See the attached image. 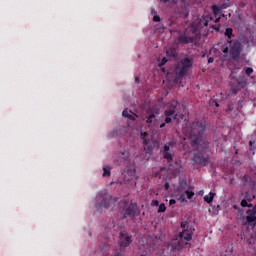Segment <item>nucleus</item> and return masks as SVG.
<instances>
[{"label": "nucleus", "mask_w": 256, "mask_h": 256, "mask_svg": "<svg viewBox=\"0 0 256 256\" xmlns=\"http://www.w3.org/2000/svg\"><path fill=\"white\" fill-rule=\"evenodd\" d=\"M162 71L165 73V68H163Z\"/></svg>", "instance_id": "nucleus-49"}, {"label": "nucleus", "mask_w": 256, "mask_h": 256, "mask_svg": "<svg viewBox=\"0 0 256 256\" xmlns=\"http://www.w3.org/2000/svg\"><path fill=\"white\" fill-rule=\"evenodd\" d=\"M222 53L231 56V58L236 61L241 57V52L243 51V44H241L238 40H227V44L221 47Z\"/></svg>", "instance_id": "nucleus-4"}, {"label": "nucleus", "mask_w": 256, "mask_h": 256, "mask_svg": "<svg viewBox=\"0 0 256 256\" xmlns=\"http://www.w3.org/2000/svg\"><path fill=\"white\" fill-rule=\"evenodd\" d=\"M172 147H175L174 142H168L163 147V153H164L163 157L164 159H167V161H173V154L169 153Z\"/></svg>", "instance_id": "nucleus-9"}, {"label": "nucleus", "mask_w": 256, "mask_h": 256, "mask_svg": "<svg viewBox=\"0 0 256 256\" xmlns=\"http://www.w3.org/2000/svg\"><path fill=\"white\" fill-rule=\"evenodd\" d=\"M212 27H213V29H215L216 31H219V29H220L221 26H219V25H214V26H212Z\"/></svg>", "instance_id": "nucleus-39"}, {"label": "nucleus", "mask_w": 256, "mask_h": 256, "mask_svg": "<svg viewBox=\"0 0 256 256\" xmlns=\"http://www.w3.org/2000/svg\"><path fill=\"white\" fill-rule=\"evenodd\" d=\"M245 73H246L247 77H251V74L253 73V68H251V67L246 68Z\"/></svg>", "instance_id": "nucleus-30"}, {"label": "nucleus", "mask_w": 256, "mask_h": 256, "mask_svg": "<svg viewBox=\"0 0 256 256\" xmlns=\"http://www.w3.org/2000/svg\"><path fill=\"white\" fill-rule=\"evenodd\" d=\"M176 109H177V104L172 103L169 105L168 111H172V113H175Z\"/></svg>", "instance_id": "nucleus-29"}, {"label": "nucleus", "mask_w": 256, "mask_h": 256, "mask_svg": "<svg viewBox=\"0 0 256 256\" xmlns=\"http://www.w3.org/2000/svg\"><path fill=\"white\" fill-rule=\"evenodd\" d=\"M111 195L107 192H100L96 196V209H107L112 203Z\"/></svg>", "instance_id": "nucleus-6"}, {"label": "nucleus", "mask_w": 256, "mask_h": 256, "mask_svg": "<svg viewBox=\"0 0 256 256\" xmlns=\"http://www.w3.org/2000/svg\"><path fill=\"white\" fill-rule=\"evenodd\" d=\"M134 177H135V168L130 171L129 170L124 171V181H127V183H131Z\"/></svg>", "instance_id": "nucleus-13"}, {"label": "nucleus", "mask_w": 256, "mask_h": 256, "mask_svg": "<svg viewBox=\"0 0 256 256\" xmlns=\"http://www.w3.org/2000/svg\"><path fill=\"white\" fill-rule=\"evenodd\" d=\"M234 93H237V90H234Z\"/></svg>", "instance_id": "nucleus-50"}, {"label": "nucleus", "mask_w": 256, "mask_h": 256, "mask_svg": "<svg viewBox=\"0 0 256 256\" xmlns=\"http://www.w3.org/2000/svg\"><path fill=\"white\" fill-rule=\"evenodd\" d=\"M224 35H225V37H228V41H231V39H233V37H234L233 28H226Z\"/></svg>", "instance_id": "nucleus-17"}, {"label": "nucleus", "mask_w": 256, "mask_h": 256, "mask_svg": "<svg viewBox=\"0 0 256 256\" xmlns=\"http://www.w3.org/2000/svg\"><path fill=\"white\" fill-rule=\"evenodd\" d=\"M210 21H213V17L211 15L198 18L192 23L191 27H188L183 34L179 35V43H193L195 41V36L197 35V29H203V27H207Z\"/></svg>", "instance_id": "nucleus-2"}, {"label": "nucleus", "mask_w": 256, "mask_h": 256, "mask_svg": "<svg viewBox=\"0 0 256 256\" xmlns=\"http://www.w3.org/2000/svg\"><path fill=\"white\" fill-rule=\"evenodd\" d=\"M151 15H157V11H155V9L151 10Z\"/></svg>", "instance_id": "nucleus-42"}, {"label": "nucleus", "mask_w": 256, "mask_h": 256, "mask_svg": "<svg viewBox=\"0 0 256 256\" xmlns=\"http://www.w3.org/2000/svg\"><path fill=\"white\" fill-rule=\"evenodd\" d=\"M122 116L125 117L126 119H130L131 121H135L137 119V114L133 113V111H129L125 109L122 112Z\"/></svg>", "instance_id": "nucleus-14"}, {"label": "nucleus", "mask_w": 256, "mask_h": 256, "mask_svg": "<svg viewBox=\"0 0 256 256\" xmlns=\"http://www.w3.org/2000/svg\"><path fill=\"white\" fill-rule=\"evenodd\" d=\"M153 21H154L155 23H159V22L161 21V17H159V15L155 14V15L153 16Z\"/></svg>", "instance_id": "nucleus-31"}, {"label": "nucleus", "mask_w": 256, "mask_h": 256, "mask_svg": "<svg viewBox=\"0 0 256 256\" xmlns=\"http://www.w3.org/2000/svg\"><path fill=\"white\" fill-rule=\"evenodd\" d=\"M228 111H231V108H228Z\"/></svg>", "instance_id": "nucleus-51"}, {"label": "nucleus", "mask_w": 256, "mask_h": 256, "mask_svg": "<svg viewBox=\"0 0 256 256\" xmlns=\"http://www.w3.org/2000/svg\"><path fill=\"white\" fill-rule=\"evenodd\" d=\"M103 177H111V167L103 166Z\"/></svg>", "instance_id": "nucleus-20"}, {"label": "nucleus", "mask_w": 256, "mask_h": 256, "mask_svg": "<svg viewBox=\"0 0 256 256\" xmlns=\"http://www.w3.org/2000/svg\"><path fill=\"white\" fill-rule=\"evenodd\" d=\"M214 197H215V193L210 192L208 195L204 196V201L206 203H213Z\"/></svg>", "instance_id": "nucleus-19"}, {"label": "nucleus", "mask_w": 256, "mask_h": 256, "mask_svg": "<svg viewBox=\"0 0 256 256\" xmlns=\"http://www.w3.org/2000/svg\"><path fill=\"white\" fill-rule=\"evenodd\" d=\"M175 203H177V201L175 199H171L169 201V205H175Z\"/></svg>", "instance_id": "nucleus-37"}, {"label": "nucleus", "mask_w": 256, "mask_h": 256, "mask_svg": "<svg viewBox=\"0 0 256 256\" xmlns=\"http://www.w3.org/2000/svg\"><path fill=\"white\" fill-rule=\"evenodd\" d=\"M140 79L139 77H135V83H139Z\"/></svg>", "instance_id": "nucleus-44"}, {"label": "nucleus", "mask_w": 256, "mask_h": 256, "mask_svg": "<svg viewBox=\"0 0 256 256\" xmlns=\"http://www.w3.org/2000/svg\"><path fill=\"white\" fill-rule=\"evenodd\" d=\"M220 19H221L220 17L216 18L215 23H219Z\"/></svg>", "instance_id": "nucleus-45"}, {"label": "nucleus", "mask_w": 256, "mask_h": 256, "mask_svg": "<svg viewBox=\"0 0 256 256\" xmlns=\"http://www.w3.org/2000/svg\"><path fill=\"white\" fill-rule=\"evenodd\" d=\"M164 121H165V123L169 124V123H171V121H173V118H171V116H166Z\"/></svg>", "instance_id": "nucleus-33"}, {"label": "nucleus", "mask_w": 256, "mask_h": 256, "mask_svg": "<svg viewBox=\"0 0 256 256\" xmlns=\"http://www.w3.org/2000/svg\"><path fill=\"white\" fill-rule=\"evenodd\" d=\"M185 194L187 196V199H193V197H195V192H193L191 190H186Z\"/></svg>", "instance_id": "nucleus-25"}, {"label": "nucleus", "mask_w": 256, "mask_h": 256, "mask_svg": "<svg viewBox=\"0 0 256 256\" xmlns=\"http://www.w3.org/2000/svg\"><path fill=\"white\" fill-rule=\"evenodd\" d=\"M178 201H181V203H185V202H187V199H185V196H184V195H181V196L178 198Z\"/></svg>", "instance_id": "nucleus-34"}, {"label": "nucleus", "mask_w": 256, "mask_h": 256, "mask_svg": "<svg viewBox=\"0 0 256 256\" xmlns=\"http://www.w3.org/2000/svg\"><path fill=\"white\" fill-rule=\"evenodd\" d=\"M134 185H137V182H134Z\"/></svg>", "instance_id": "nucleus-52"}, {"label": "nucleus", "mask_w": 256, "mask_h": 256, "mask_svg": "<svg viewBox=\"0 0 256 256\" xmlns=\"http://www.w3.org/2000/svg\"><path fill=\"white\" fill-rule=\"evenodd\" d=\"M205 124L201 121L192 122L189 127V135L191 137L192 147H197L194 151L193 161L200 167H206L208 163L211 162L209 154H207V149H209V142L203 137L205 133Z\"/></svg>", "instance_id": "nucleus-1"}, {"label": "nucleus", "mask_w": 256, "mask_h": 256, "mask_svg": "<svg viewBox=\"0 0 256 256\" xmlns=\"http://www.w3.org/2000/svg\"><path fill=\"white\" fill-rule=\"evenodd\" d=\"M167 211V207L165 206V203H161L158 207V213H165Z\"/></svg>", "instance_id": "nucleus-24"}, {"label": "nucleus", "mask_w": 256, "mask_h": 256, "mask_svg": "<svg viewBox=\"0 0 256 256\" xmlns=\"http://www.w3.org/2000/svg\"><path fill=\"white\" fill-rule=\"evenodd\" d=\"M181 228L183 229L180 232L178 238L172 244V251H181L185 245H188L187 241L193 239V231L195 228L193 226H187V222H181Z\"/></svg>", "instance_id": "nucleus-3"}, {"label": "nucleus", "mask_w": 256, "mask_h": 256, "mask_svg": "<svg viewBox=\"0 0 256 256\" xmlns=\"http://www.w3.org/2000/svg\"><path fill=\"white\" fill-rule=\"evenodd\" d=\"M114 256H123V254L117 253V254H115Z\"/></svg>", "instance_id": "nucleus-48"}, {"label": "nucleus", "mask_w": 256, "mask_h": 256, "mask_svg": "<svg viewBox=\"0 0 256 256\" xmlns=\"http://www.w3.org/2000/svg\"><path fill=\"white\" fill-rule=\"evenodd\" d=\"M237 83L242 88L247 87V79H245L244 77L243 78H239L237 80Z\"/></svg>", "instance_id": "nucleus-21"}, {"label": "nucleus", "mask_w": 256, "mask_h": 256, "mask_svg": "<svg viewBox=\"0 0 256 256\" xmlns=\"http://www.w3.org/2000/svg\"><path fill=\"white\" fill-rule=\"evenodd\" d=\"M147 132H145V133H141V137H142V140H143V144L144 145H149V139H147Z\"/></svg>", "instance_id": "nucleus-22"}, {"label": "nucleus", "mask_w": 256, "mask_h": 256, "mask_svg": "<svg viewBox=\"0 0 256 256\" xmlns=\"http://www.w3.org/2000/svg\"><path fill=\"white\" fill-rule=\"evenodd\" d=\"M212 11H213V14L215 15V17H217V15H219L221 13V8L219 6H213Z\"/></svg>", "instance_id": "nucleus-23"}, {"label": "nucleus", "mask_w": 256, "mask_h": 256, "mask_svg": "<svg viewBox=\"0 0 256 256\" xmlns=\"http://www.w3.org/2000/svg\"><path fill=\"white\" fill-rule=\"evenodd\" d=\"M164 115H165V117H172L174 121H175V119H177V114H175V112H173V110H169V109L165 110Z\"/></svg>", "instance_id": "nucleus-18"}, {"label": "nucleus", "mask_w": 256, "mask_h": 256, "mask_svg": "<svg viewBox=\"0 0 256 256\" xmlns=\"http://www.w3.org/2000/svg\"><path fill=\"white\" fill-rule=\"evenodd\" d=\"M253 144H255V142H253V141H250V142H249V145H250V147H251V151H253Z\"/></svg>", "instance_id": "nucleus-40"}, {"label": "nucleus", "mask_w": 256, "mask_h": 256, "mask_svg": "<svg viewBox=\"0 0 256 256\" xmlns=\"http://www.w3.org/2000/svg\"><path fill=\"white\" fill-rule=\"evenodd\" d=\"M241 207H253V204H249L247 199L241 201Z\"/></svg>", "instance_id": "nucleus-27"}, {"label": "nucleus", "mask_w": 256, "mask_h": 256, "mask_svg": "<svg viewBox=\"0 0 256 256\" xmlns=\"http://www.w3.org/2000/svg\"><path fill=\"white\" fill-rule=\"evenodd\" d=\"M157 115H159V110L148 108L146 110V116L143 118V121H145L149 127H153V125H155V121H157Z\"/></svg>", "instance_id": "nucleus-7"}, {"label": "nucleus", "mask_w": 256, "mask_h": 256, "mask_svg": "<svg viewBox=\"0 0 256 256\" xmlns=\"http://www.w3.org/2000/svg\"><path fill=\"white\" fill-rule=\"evenodd\" d=\"M162 1V3H170L171 2V0H161Z\"/></svg>", "instance_id": "nucleus-43"}, {"label": "nucleus", "mask_w": 256, "mask_h": 256, "mask_svg": "<svg viewBox=\"0 0 256 256\" xmlns=\"http://www.w3.org/2000/svg\"><path fill=\"white\" fill-rule=\"evenodd\" d=\"M177 1H179V0H171V3L173 4V5H175L176 3H177ZM183 2H185V0H182Z\"/></svg>", "instance_id": "nucleus-41"}, {"label": "nucleus", "mask_w": 256, "mask_h": 256, "mask_svg": "<svg viewBox=\"0 0 256 256\" xmlns=\"http://www.w3.org/2000/svg\"><path fill=\"white\" fill-rule=\"evenodd\" d=\"M215 102V107H219V102H217L216 100H214Z\"/></svg>", "instance_id": "nucleus-46"}, {"label": "nucleus", "mask_w": 256, "mask_h": 256, "mask_svg": "<svg viewBox=\"0 0 256 256\" xmlns=\"http://www.w3.org/2000/svg\"><path fill=\"white\" fill-rule=\"evenodd\" d=\"M169 187H170L169 182H166V183L164 184V189H165V191H169Z\"/></svg>", "instance_id": "nucleus-36"}, {"label": "nucleus", "mask_w": 256, "mask_h": 256, "mask_svg": "<svg viewBox=\"0 0 256 256\" xmlns=\"http://www.w3.org/2000/svg\"><path fill=\"white\" fill-rule=\"evenodd\" d=\"M215 61V59L213 58V57H210L209 59H208V63L211 65V63H213Z\"/></svg>", "instance_id": "nucleus-38"}, {"label": "nucleus", "mask_w": 256, "mask_h": 256, "mask_svg": "<svg viewBox=\"0 0 256 256\" xmlns=\"http://www.w3.org/2000/svg\"><path fill=\"white\" fill-rule=\"evenodd\" d=\"M118 159L116 161L119 163V161H129V158L131 157V154L127 151L119 152L118 153Z\"/></svg>", "instance_id": "nucleus-15"}, {"label": "nucleus", "mask_w": 256, "mask_h": 256, "mask_svg": "<svg viewBox=\"0 0 256 256\" xmlns=\"http://www.w3.org/2000/svg\"><path fill=\"white\" fill-rule=\"evenodd\" d=\"M246 222L249 225H256V206L247 210Z\"/></svg>", "instance_id": "nucleus-10"}, {"label": "nucleus", "mask_w": 256, "mask_h": 256, "mask_svg": "<svg viewBox=\"0 0 256 256\" xmlns=\"http://www.w3.org/2000/svg\"><path fill=\"white\" fill-rule=\"evenodd\" d=\"M167 57L170 59H176L177 57V50L175 48H170L166 51Z\"/></svg>", "instance_id": "nucleus-16"}, {"label": "nucleus", "mask_w": 256, "mask_h": 256, "mask_svg": "<svg viewBox=\"0 0 256 256\" xmlns=\"http://www.w3.org/2000/svg\"><path fill=\"white\" fill-rule=\"evenodd\" d=\"M131 243H133V240L130 235L124 233L120 234V249H123V247H129Z\"/></svg>", "instance_id": "nucleus-11"}, {"label": "nucleus", "mask_w": 256, "mask_h": 256, "mask_svg": "<svg viewBox=\"0 0 256 256\" xmlns=\"http://www.w3.org/2000/svg\"><path fill=\"white\" fill-rule=\"evenodd\" d=\"M245 199H246V201L251 203V201H253V199H255V196L254 195H250L249 192H246L245 193Z\"/></svg>", "instance_id": "nucleus-26"}, {"label": "nucleus", "mask_w": 256, "mask_h": 256, "mask_svg": "<svg viewBox=\"0 0 256 256\" xmlns=\"http://www.w3.org/2000/svg\"><path fill=\"white\" fill-rule=\"evenodd\" d=\"M176 109H177V104L172 103L169 105L168 111H172V113H175Z\"/></svg>", "instance_id": "nucleus-28"}, {"label": "nucleus", "mask_w": 256, "mask_h": 256, "mask_svg": "<svg viewBox=\"0 0 256 256\" xmlns=\"http://www.w3.org/2000/svg\"><path fill=\"white\" fill-rule=\"evenodd\" d=\"M163 127H165V123H162V124L160 125V129H163Z\"/></svg>", "instance_id": "nucleus-47"}, {"label": "nucleus", "mask_w": 256, "mask_h": 256, "mask_svg": "<svg viewBox=\"0 0 256 256\" xmlns=\"http://www.w3.org/2000/svg\"><path fill=\"white\" fill-rule=\"evenodd\" d=\"M189 69H193V58H183L181 61H179L173 70L176 81L177 79L187 77Z\"/></svg>", "instance_id": "nucleus-5"}, {"label": "nucleus", "mask_w": 256, "mask_h": 256, "mask_svg": "<svg viewBox=\"0 0 256 256\" xmlns=\"http://www.w3.org/2000/svg\"><path fill=\"white\" fill-rule=\"evenodd\" d=\"M151 205H152V207H159V201L158 200H153Z\"/></svg>", "instance_id": "nucleus-35"}, {"label": "nucleus", "mask_w": 256, "mask_h": 256, "mask_svg": "<svg viewBox=\"0 0 256 256\" xmlns=\"http://www.w3.org/2000/svg\"><path fill=\"white\" fill-rule=\"evenodd\" d=\"M243 185L244 187H250V189H253V187H255V181L253 180V178L249 175H245L243 177Z\"/></svg>", "instance_id": "nucleus-12"}, {"label": "nucleus", "mask_w": 256, "mask_h": 256, "mask_svg": "<svg viewBox=\"0 0 256 256\" xmlns=\"http://www.w3.org/2000/svg\"><path fill=\"white\" fill-rule=\"evenodd\" d=\"M139 214V208L137 207L136 203L129 204L124 210H123V217L124 219H127V217H137Z\"/></svg>", "instance_id": "nucleus-8"}, {"label": "nucleus", "mask_w": 256, "mask_h": 256, "mask_svg": "<svg viewBox=\"0 0 256 256\" xmlns=\"http://www.w3.org/2000/svg\"><path fill=\"white\" fill-rule=\"evenodd\" d=\"M167 61L169 60L166 57L162 58V61L160 62L159 67H163V65H165Z\"/></svg>", "instance_id": "nucleus-32"}]
</instances>
